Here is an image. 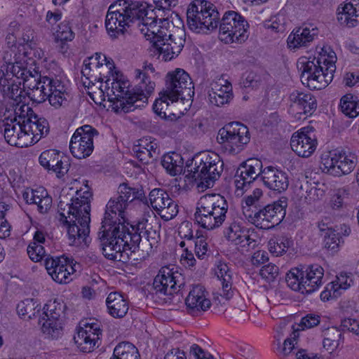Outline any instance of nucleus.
I'll return each instance as SVG.
<instances>
[{"mask_svg": "<svg viewBox=\"0 0 359 359\" xmlns=\"http://www.w3.org/2000/svg\"><path fill=\"white\" fill-rule=\"evenodd\" d=\"M317 139L312 127H304L294 133L290 140L292 149L303 158L309 157L316 149Z\"/></svg>", "mask_w": 359, "mask_h": 359, "instance_id": "5701e85b", "label": "nucleus"}, {"mask_svg": "<svg viewBox=\"0 0 359 359\" xmlns=\"http://www.w3.org/2000/svg\"><path fill=\"white\" fill-rule=\"evenodd\" d=\"M292 245L293 241L290 238L282 236L278 238L276 241L271 240L269 241V250L278 257L285 252Z\"/></svg>", "mask_w": 359, "mask_h": 359, "instance_id": "3c124183", "label": "nucleus"}, {"mask_svg": "<svg viewBox=\"0 0 359 359\" xmlns=\"http://www.w3.org/2000/svg\"><path fill=\"white\" fill-rule=\"evenodd\" d=\"M141 194L126 184H121L118 194L111 198L106 205L98 238L104 257L111 260L125 259L126 250H139L140 235L127 234L130 224L125 218V210L130 203L139 198Z\"/></svg>", "mask_w": 359, "mask_h": 359, "instance_id": "f257e3e1", "label": "nucleus"}, {"mask_svg": "<svg viewBox=\"0 0 359 359\" xmlns=\"http://www.w3.org/2000/svg\"><path fill=\"white\" fill-rule=\"evenodd\" d=\"M216 274L222 282V292L220 295L226 299H230L234 294L232 289V273L228 265L219 262L217 266Z\"/></svg>", "mask_w": 359, "mask_h": 359, "instance_id": "e433bc0d", "label": "nucleus"}, {"mask_svg": "<svg viewBox=\"0 0 359 359\" xmlns=\"http://www.w3.org/2000/svg\"><path fill=\"white\" fill-rule=\"evenodd\" d=\"M91 194L89 191L83 192L81 198L72 199L71 203L64 204L60 202L58 219L67 226L69 240L74 245L87 243L90 233V206L89 198Z\"/></svg>", "mask_w": 359, "mask_h": 359, "instance_id": "7ed1b4c3", "label": "nucleus"}, {"mask_svg": "<svg viewBox=\"0 0 359 359\" xmlns=\"http://www.w3.org/2000/svg\"><path fill=\"white\" fill-rule=\"evenodd\" d=\"M341 325L344 329L359 335V321L352 318H346L341 321Z\"/></svg>", "mask_w": 359, "mask_h": 359, "instance_id": "338daca9", "label": "nucleus"}, {"mask_svg": "<svg viewBox=\"0 0 359 359\" xmlns=\"http://www.w3.org/2000/svg\"><path fill=\"white\" fill-rule=\"evenodd\" d=\"M318 31L316 26L309 25L302 27H298L287 37V45L290 48H299L308 46L318 36Z\"/></svg>", "mask_w": 359, "mask_h": 359, "instance_id": "7c9ffc66", "label": "nucleus"}, {"mask_svg": "<svg viewBox=\"0 0 359 359\" xmlns=\"http://www.w3.org/2000/svg\"><path fill=\"white\" fill-rule=\"evenodd\" d=\"M34 81V85L29 86L27 92L33 102L41 104L48 100L50 104L56 109L66 104L69 97L67 87L60 79L40 75Z\"/></svg>", "mask_w": 359, "mask_h": 359, "instance_id": "39448f33", "label": "nucleus"}, {"mask_svg": "<svg viewBox=\"0 0 359 359\" xmlns=\"http://www.w3.org/2000/svg\"><path fill=\"white\" fill-rule=\"evenodd\" d=\"M212 202L215 205L214 208V219L215 221V229L222 225L226 218L228 212V203L224 196L219 194H212Z\"/></svg>", "mask_w": 359, "mask_h": 359, "instance_id": "37998d69", "label": "nucleus"}, {"mask_svg": "<svg viewBox=\"0 0 359 359\" xmlns=\"http://www.w3.org/2000/svg\"><path fill=\"white\" fill-rule=\"evenodd\" d=\"M250 140L248 127L240 122L226 124L219 129L217 136V142L231 154L241 152Z\"/></svg>", "mask_w": 359, "mask_h": 359, "instance_id": "f8f14e48", "label": "nucleus"}, {"mask_svg": "<svg viewBox=\"0 0 359 359\" xmlns=\"http://www.w3.org/2000/svg\"><path fill=\"white\" fill-rule=\"evenodd\" d=\"M262 199L263 191L259 188L255 189L250 194L245 196L243 198V212L248 221L253 216L252 215L255 214L256 211L264 205Z\"/></svg>", "mask_w": 359, "mask_h": 359, "instance_id": "f704fd0d", "label": "nucleus"}, {"mask_svg": "<svg viewBox=\"0 0 359 359\" xmlns=\"http://www.w3.org/2000/svg\"><path fill=\"white\" fill-rule=\"evenodd\" d=\"M151 207L156 212L160 208H162L163 203L168 202L169 194L161 189H154L151 190L149 195Z\"/></svg>", "mask_w": 359, "mask_h": 359, "instance_id": "5fc2aeb1", "label": "nucleus"}, {"mask_svg": "<svg viewBox=\"0 0 359 359\" xmlns=\"http://www.w3.org/2000/svg\"><path fill=\"white\" fill-rule=\"evenodd\" d=\"M109 314L114 318H123L128 313L129 306L126 299L118 292H111L106 299Z\"/></svg>", "mask_w": 359, "mask_h": 359, "instance_id": "c9c22d12", "label": "nucleus"}, {"mask_svg": "<svg viewBox=\"0 0 359 359\" xmlns=\"http://www.w3.org/2000/svg\"><path fill=\"white\" fill-rule=\"evenodd\" d=\"M184 43L185 32L175 27V29L170 30L165 41L159 40L156 42V48L165 61H169L180 53Z\"/></svg>", "mask_w": 359, "mask_h": 359, "instance_id": "4be33fe9", "label": "nucleus"}, {"mask_svg": "<svg viewBox=\"0 0 359 359\" xmlns=\"http://www.w3.org/2000/svg\"><path fill=\"white\" fill-rule=\"evenodd\" d=\"M55 39L60 51L62 53H66L69 48L67 43L74 39V33L68 21L65 20L58 25L55 33Z\"/></svg>", "mask_w": 359, "mask_h": 359, "instance_id": "58836bf2", "label": "nucleus"}, {"mask_svg": "<svg viewBox=\"0 0 359 359\" xmlns=\"http://www.w3.org/2000/svg\"><path fill=\"white\" fill-rule=\"evenodd\" d=\"M168 100H170L169 97L165 95L164 90L161 93V97L156 100L155 102L153 104V110L156 114H157L161 118L167 119L168 116V109L169 107V102Z\"/></svg>", "mask_w": 359, "mask_h": 359, "instance_id": "4d7b16f0", "label": "nucleus"}, {"mask_svg": "<svg viewBox=\"0 0 359 359\" xmlns=\"http://www.w3.org/2000/svg\"><path fill=\"white\" fill-rule=\"evenodd\" d=\"M45 266L52 278L60 284L69 283L72 280L71 275L81 271L79 263L65 255L46 257Z\"/></svg>", "mask_w": 359, "mask_h": 359, "instance_id": "2eb2a0df", "label": "nucleus"}, {"mask_svg": "<svg viewBox=\"0 0 359 359\" xmlns=\"http://www.w3.org/2000/svg\"><path fill=\"white\" fill-rule=\"evenodd\" d=\"M101 335V330L98 323L85 325V327H79L76 335L74 337L75 344L83 352H91Z\"/></svg>", "mask_w": 359, "mask_h": 359, "instance_id": "cd10ccee", "label": "nucleus"}, {"mask_svg": "<svg viewBox=\"0 0 359 359\" xmlns=\"http://www.w3.org/2000/svg\"><path fill=\"white\" fill-rule=\"evenodd\" d=\"M183 164L184 161L182 156L177 153L165 154L161 159L162 166L172 176L182 172L183 170Z\"/></svg>", "mask_w": 359, "mask_h": 359, "instance_id": "79ce46f5", "label": "nucleus"}, {"mask_svg": "<svg viewBox=\"0 0 359 359\" xmlns=\"http://www.w3.org/2000/svg\"><path fill=\"white\" fill-rule=\"evenodd\" d=\"M97 135V130L90 125L78 128L69 142L72 154L79 159L89 156L94 149L93 137Z\"/></svg>", "mask_w": 359, "mask_h": 359, "instance_id": "f3484780", "label": "nucleus"}, {"mask_svg": "<svg viewBox=\"0 0 359 359\" xmlns=\"http://www.w3.org/2000/svg\"><path fill=\"white\" fill-rule=\"evenodd\" d=\"M36 121V129H34V132L36 133L35 135V139H37L39 142L41 137L46 136L49 133V124L45 118L39 117V116Z\"/></svg>", "mask_w": 359, "mask_h": 359, "instance_id": "e2e57ef3", "label": "nucleus"}, {"mask_svg": "<svg viewBox=\"0 0 359 359\" xmlns=\"http://www.w3.org/2000/svg\"><path fill=\"white\" fill-rule=\"evenodd\" d=\"M41 307L32 299H26L17 306L18 314L22 318L32 319L40 312Z\"/></svg>", "mask_w": 359, "mask_h": 359, "instance_id": "8fccbe9b", "label": "nucleus"}, {"mask_svg": "<svg viewBox=\"0 0 359 359\" xmlns=\"http://www.w3.org/2000/svg\"><path fill=\"white\" fill-rule=\"evenodd\" d=\"M248 22L241 14L233 11H226L219 25V36L226 43H241L248 37Z\"/></svg>", "mask_w": 359, "mask_h": 359, "instance_id": "9b49d317", "label": "nucleus"}, {"mask_svg": "<svg viewBox=\"0 0 359 359\" xmlns=\"http://www.w3.org/2000/svg\"><path fill=\"white\" fill-rule=\"evenodd\" d=\"M138 18L139 29L147 40L151 41L156 48V42L159 40L165 41L170 30L175 29V26L165 18L160 19L161 25L157 26L158 16L152 6L142 2Z\"/></svg>", "mask_w": 359, "mask_h": 359, "instance_id": "9d476101", "label": "nucleus"}, {"mask_svg": "<svg viewBox=\"0 0 359 359\" xmlns=\"http://www.w3.org/2000/svg\"><path fill=\"white\" fill-rule=\"evenodd\" d=\"M233 98L231 83L221 76L214 79L210 84L208 99L210 102L217 107L228 104Z\"/></svg>", "mask_w": 359, "mask_h": 359, "instance_id": "b1692460", "label": "nucleus"}, {"mask_svg": "<svg viewBox=\"0 0 359 359\" xmlns=\"http://www.w3.org/2000/svg\"><path fill=\"white\" fill-rule=\"evenodd\" d=\"M11 107L13 108L15 116L11 120L21 124H25L28 121H31V118L36 114L29 104L22 101L13 102Z\"/></svg>", "mask_w": 359, "mask_h": 359, "instance_id": "de8ad7c7", "label": "nucleus"}, {"mask_svg": "<svg viewBox=\"0 0 359 359\" xmlns=\"http://www.w3.org/2000/svg\"><path fill=\"white\" fill-rule=\"evenodd\" d=\"M111 359H140V355L137 348L133 344L124 341L115 347L113 358Z\"/></svg>", "mask_w": 359, "mask_h": 359, "instance_id": "c03bdc74", "label": "nucleus"}, {"mask_svg": "<svg viewBox=\"0 0 359 359\" xmlns=\"http://www.w3.org/2000/svg\"><path fill=\"white\" fill-rule=\"evenodd\" d=\"M142 2L117 0L110 5L106 15L105 27L111 36L116 38L124 33L126 27L138 20Z\"/></svg>", "mask_w": 359, "mask_h": 359, "instance_id": "20e7f679", "label": "nucleus"}, {"mask_svg": "<svg viewBox=\"0 0 359 359\" xmlns=\"http://www.w3.org/2000/svg\"><path fill=\"white\" fill-rule=\"evenodd\" d=\"M6 74L3 73V77L10 78V76L21 79L23 82L28 81L29 78L34 79V76L20 62L9 61L7 62Z\"/></svg>", "mask_w": 359, "mask_h": 359, "instance_id": "a19ab883", "label": "nucleus"}, {"mask_svg": "<svg viewBox=\"0 0 359 359\" xmlns=\"http://www.w3.org/2000/svg\"><path fill=\"white\" fill-rule=\"evenodd\" d=\"M287 207V198L281 197L272 203L264 204L252 215L248 222L259 229H272L283 220Z\"/></svg>", "mask_w": 359, "mask_h": 359, "instance_id": "ddd939ff", "label": "nucleus"}, {"mask_svg": "<svg viewBox=\"0 0 359 359\" xmlns=\"http://www.w3.org/2000/svg\"><path fill=\"white\" fill-rule=\"evenodd\" d=\"M194 167L188 170L186 177L198 186L210 188L223 171V162L216 153H203L194 159Z\"/></svg>", "mask_w": 359, "mask_h": 359, "instance_id": "0eeeda50", "label": "nucleus"}, {"mask_svg": "<svg viewBox=\"0 0 359 359\" xmlns=\"http://www.w3.org/2000/svg\"><path fill=\"white\" fill-rule=\"evenodd\" d=\"M185 304L189 313L193 316L200 315L211 306L210 300L206 297L204 287L199 285L194 286L189 291Z\"/></svg>", "mask_w": 359, "mask_h": 359, "instance_id": "c756f323", "label": "nucleus"}, {"mask_svg": "<svg viewBox=\"0 0 359 359\" xmlns=\"http://www.w3.org/2000/svg\"><path fill=\"white\" fill-rule=\"evenodd\" d=\"M27 254L32 261L38 262L46 256V251L41 245L32 242L27 247Z\"/></svg>", "mask_w": 359, "mask_h": 359, "instance_id": "bf43d9fd", "label": "nucleus"}, {"mask_svg": "<svg viewBox=\"0 0 359 359\" xmlns=\"http://www.w3.org/2000/svg\"><path fill=\"white\" fill-rule=\"evenodd\" d=\"M323 268L318 264L299 265L286 275V283L292 290L302 294L316 291L322 284Z\"/></svg>", "mask_w": 359, "mask_h": 359, "instance_id": "6e6552de", "label": "nucleus"}, {"mask_svg": "<svg viewBox=\"0 0 359 359\" xmlns=\"http://www.w3.org/2000/svg\"><path fill=\"white\" fill-rule=\"evenodd\" d=\"M212 195L205 194L201 196L197 203L194 219L202 228L208 230L215 229L214 219V208L215 205L212 202Z\"/></svg>", "mask_w": 359, "mask_h": 359, "instance_id": "a878e982", "label": "nucleus"}, {"mask_svg": "<svg viewBox=\"0 0 359 359\" xmlns=\"http://www.w3.org/2000/svg\"><path fill=\"white\" fill-rule=\"evenodd\" d=\"M183 285L182 274L168 266L162 267L153 282L156 294L164 296H172L177 293Z\"/></svg>", "mask_w": 359, "mask_h": 359, "instance_id": "6ab92c4d", "label": "nucleus"}, {"mask_svg": "<svg viewBox=\"0 0 359 359\" xmlns=\"http://www.w3.org/2000/svg\"><path fill=\"white\" fill-rule=\"evenodd\" d=\"M353 281L351 277L346 273H341L337 276L334 281L331 283V290L333 292V296L337 297L341 294V290H346L353 284Z\"/></svg>", "mask_w": 359, "mask_h": 359, "instance_id": "603ef678", "label": "nucleus"}, {"mask_svg": "<svg viewBox=\"0 0 359 359\" xmlns=\"http://www.w3.org/2000/svg\"><path fill=\"white\" fill-rule=\"evenodd\" d=\"M336 232L335 229L330 230L328 233L324 234V245L325 248L336 251L341 244L344 243L342 237L339 236V234H337Z\"/></svg>", "mask_w": 359, "mask_h": 359, "instance_id": "13d9d810", "label": "nucleus"}, {"mask_svg": "<svg viewBox=\"0 0 359 359\" xmlns=\"http://www.w3.org/2000/svg\"><path fill=\"white\" fill-rule=\"evenodd\" d=\"M301 81L312 90L325 88L332 81L336 70L334 62L325 56L302 62Z\"/></svg>", "mask_w": 359, "mask_h": 359, "instance_id": "423d86ee", "label": "nucleus"}, {"mask_svg": "<svg viewBox=\"0 0 359 359\" xmlns=\"http://www.w3.org/2000/svg\"><path fill=\"white\" fill-rule=\"evenodd\" d=\"M341 111L350 118L356 117L359 114V100L357 97L346 94L341 99Z\"/></svg>", "mask_w": 359, "mask_h": 359, "instance_id": "09e8293b", "label": "nucleus"}, {"mask_svg": "<svg viewBox=\"0 0 359 359\" xmlns=\"http://www.w3.org/2000/svg\"><path fill=\"white\" fill-rule=\"evenodd\" d=\"M136 79H140L136 89L130 90L129 81L118 75L116 71L107 74L111 83L110 93L107 92L108 100L113 103V109L116 113H128L136 109L144 107L147 101L148 96L153 92L155 83L151 82L146 72L140 69L136 71Z\"/></svg>", "mask_w": 359, "mask_h": 359, "instance_id": "f03ea898", "label": "nucleus"}, {"mask_svg": "<svg viewBox=\"0 0 359 359\" xmlns=\"http://www.w3.org/2000/svg\"><path fill=\"white\" fill-rule=\"evenodd\" d=\"M316 107V100L310 93L294 90L289 95V113L298 120L306 119Z\"/></svg>", "mask_w": 359, "mask_h": 359, "instance_id": "412c9836", "label": "nucleus"}, {"mask_svg": "<svg viewBox=\"0 0 359 359\" xmlns=\"http://www.w3.org/2000/svg\"><path fill=\"white\" fill-rule=\"evenodd\" d=\"M337 153H330L329 155L322 158L320 168L331 175L339 176Z\"/></svg>", "mask_w": 359, "mask_h": 359, "instance_id": "6e6d98bb", "label": "nucleus"}, {"mask_svg": "<svg viewBox=\"0 0 359 359\" xmlns=\"http://www.w3.org/2000/svg\"><path fill=\"white\" fill-rule=\"evenodd\" d=\"M355 2L356 0H347L341 7H339L337 20L341 26L353 27L358 25L359 10Z\"/></svg>", "mask_w": 359, "mask_h": 359, "instance_id": "473e14b6", "label": "nucleus"}, {"mask_svg": "<svg viewBox=\"0 0 359 359\" xmlns=\"http://www.w3.org/2000/svg\"><path fill=\"white\" fill-rule=\"evenodd\" d=\"M39 160L41 165L52 170L59 178L67 173L70 166L68 158L55 149L43 151Z\"/></svg>", "mask_w": 359, "mask_h": 359, "instance_id": "393cba45", "label": "nucleus"}, {"mask_svg": "<svg viewBox=\"0 0 359 359\" xmlns=\"http://www.w3.org/2000/svg\"><path fill=\"white\" fill-rule=\"evenodd\" d=\"M338 168L339 176L341 175H347L353 170L357 164V156L355 154L348 151L344 154L338 153Z\"/></svg>", "mask_w": 359, "mask_h": 359, "instance_id": "a18cd8bd", "label": "nucleus"}, {"mask_svg": "<svg viewBox=\"0 0 359 359\" xmlns=\"http://www.w3.org/2000/svg\"><path fill=\"white\" fill-rule=\"evenodd\" d=\"M278 271L279 269L276 265L273 264H268L261 268L259 275L266 281L271 282L274 280L278 276Z\"/></svg>", "mask_w": 359, "mask_h": 359, "instance_id": "052dcab7", "label": "nucleus"}, {"mask_svg": "<svg viewBox=\"0 0 359 359\" xmlns=\"http://www.w3.org/2000/svg\"><path fill=\"white\" fill-rule=\"evenodd\" d=\"M157 213L164 221H169L177 216L179 208L177 203L169 196L168 202L163 203Z\"/></svg>", "mask_w": 359, "mask_h": 359, "instance_id": "864d4df0", "label": "nucleus"}, {"mask_svg": "<svg viewBox=\"0 0 359 359\" xmlns=\"http://www.w3.org/2000/svg\"><path fill=\"white\" fill-rule=\"evenodd\" d=\"M261 181L266 188L278 193L285 191L289 186L287 174L273 166L264 168Z\"/></svg>", "mask_w": 359, "mask_h": 359, "instance_id": "c85d7f7f", "label": "nucleus"}, {"mask_svg": "<svg viewBox=\"0 0 359 359\" xmlns=\"http://www.w3.org/2000/svg\"><path fill=\"white\" fill-rule=\"evenodd\" d=\"M194 242L196 256L199 259H203L207 254L208 248L206 238L203 235L197 236Z\"/></svg>", "mask_w": 359, "mask_h": 359, "instance_id": "680f3d73", "label": "nucleus"}, {"mask_svg": "<svg viewBox=\"0 0 359 359\" xmlns=\"http://www.w3.org/2000/svg\"><path fill=\"white\" fill-rule=\"evenodd\" d=\"M178 233L182 238H185L188 241H192V239H194L191 224L189 222L182 223L179 227Z\"/></svg>", "mask_w": 359, "mask_h": 359, "instance_id": "774afa93", "label": "nucleus"}, {"mask_svg": "<svg viewBox=\"0 0 359 359\" xmlns=\"http://www.w3.org/2000/svg\"><path fill=\"white\" fill-rule=\"evenodd\" d=\"M320 323V316L316 314H308L301 320L299 326L304 329L312 328Z\"/></svg>", "mask_w": 359, "mask_h": 359, "instance_id": "0e129e2a", "label": "nucleus"}, {"mask_svg": "<svg viewBox=\"0 0 359 359\" xmlns=\"http://www.w3.org/2000/svg\"><path fill=\"white\" fill-rule=\"evenodd\" d=\"M194 83L189 75L182 69H177L174 72L168 73L166 76L165 95L171 102L189 100L194 95Z\"/></svg>", "mask_w": 359, "mask_h": 359, "instance_id": "4468645a", "label": "nucleus"}, {"mask_svg": "<svg viewBox=\"0 0 359 359\" xmlns=\"http://www.w3.org/2000/svg\"><path fill=\"white\" fill-rule=\"evenodd\" d=\"M264 168L262 162L257 158H249L237 168L234 176V184L238 194H242L250 184L260 177Z\"/></svg>", "mask_w": 359, "mask_h": 359, "instance_id": "aec40b11", "label": "nucleus"}, {"mask_svg": "<svg viewBox=\"0 0 359 359\" xmlns=\"http://www.w3.org/2000/svg\"><path fill=\"white\" fill-rule=\"evenodd\" d=\"M65 305L57 301L50 302L43 307V316L39 318L41 330L52 339L58 338L62 334L60 318L64 313Z\"/></svg>", "mask_w": 359, "mask_h": 359, "instance_id": "a211bd4d", "label": "nucleus"}, {"mask_svg": "<svg viewBox=\"0 0 359 359\" xmlns=\"http://www.w3.org/2000/svg\"><path fill=\"white\" fill-rule=\"evenodd\" d=\"M23 198L27 203L37 205L41 213H46L52 205V198L43 188L32 189L23 193Z\"/></svg>", "mask_w": 359, "mask_h": 359, "instance_id": "72a5a7b5", "label": "nucleus"}, {"mask_svg": "<svg viewBox=\"0 0 359 359\" xmlns=\"http://www.w3.org/2000/svg\"><path fill=\"white\" fill-rule=\"evenodd\" d=\"M342 339V334L337 327L327 329L323 334V346L330 353L334 351Z\"/></svg>", "mask_w": 359, "mask_h": 359, "instance_id": "49530a36", "label": "nucleus"}, {"mask_svg": "<svg viewBox=\"0 0 359 359\" xmlns=\"http://www.w3.org/2000/svg\"><path fill=\"white\" fill-rule=\"evenodd\" d=\"M134 151L136 153V156L140 161L144 163H149L154 161L152 157H149L148 149H146V147L142 144L137 148H135Z\"/></svg>", "mask_w": 359, "mask_h": 359, "instance_id": "69168bd1", "label": "nucleus"}, {"mask_svg": "<svg viewBox=\"0 0 359 359\" xmlns=\"http://www.w3.org/2000/svg\"><path fill=\"white\" fill-rule=\"evenodd\" d=\"M21 81L16 83L12 78L0 77V92L2 93V98L0 102V107L3 105L5 97L9 98L11 101L10 105H13V102H19L22 101L24 90L20 87Z\"/></svg>", "mask_w": 359, "mask_h": 359, "instance_id": "2f4dec72", "label": "nucleus"}, {"mask_svg": "<svg viewBox=\"0 0 359 359\" xmlns=\"http://www.w3.org/2000/svg\"><path fill=\"white\" fill-rule=\"evenodd\" d=\"M160 226L157 224L154 226L152 223L149 222L148 220L139 222L136 226L130 224L128 228V231L126 233L127 234H132L133 232H135L140 235V241L142 236L145 237L147 240L146 243H142V247L139 245V250H136L135 252H131L130 250V255H132L133 253L142 251V253L140 255V256H141L140 259H144L148 257L151 252L152 249L157 247L160 240V234L158 230ZM124 256L125 259L121 261L126 262V259L129 258L128 250H126Z\"/></svg>", "mask_w": 359, "mask_h": 359, "instance_id": "dca6fc26", "label": "nucleus"}, {"mask_svg": "<svg viewBox=\"0 0 359 359\" xmlns=\"http://www.w3.org/2000/svg\"><path fill=\"white\" fill-rule=\"evenodd\" d=\"M6 141L12 146L27 147L32 145L30 135L26 133L25 124L11 120L3 124Z\"/></svg>", "mask_w": 359, "mask_h": 359, "instance_id": "bb28decb", "label": "nucleus"}, {"mask_svg": "<svg viewBox=\"0 0 359 359\" xmlns=\"http://www.w3.org/2000/svg\"><path fill=\"white\" fill-rule=\"evenodd\" d=\"M236 245L246 248L247 250H253L258 245L257 234L250 230L243 229L241 227L230 241Z\"/></svg>", "mask_w": 359, "mask_h": 359, "instance_id": "4c0bfd02", "label": "nucleus"}, {"mask_svg": "<svg viewBox=\"0 0 359 359\" xmlns=\"http://www.w3.org/2000/svg\"><path fill=\"white\" fill-rule=\"evenodd\" d=\"M219 13L216 6L205 0H194L187 11V25L191 30L200 32L217 27Z\"/></svg>", "mask_w": 359, "mask_h": 359, "instance_id": "1a4fd4ad", "label": "nucleus"}, {"mask_svg": "<svg viewBox=\"0 0 359 359\" xmlns=\"http://www.w3.org/2000/svg\"><path fill=\"white\" fill-rule=\"evenodd\" d=\"M90 58V65H93V67L102 68V72H100V76L99 77V80L101 82L104 81L106 83V88L108 87V90H109L110 77L108 74L105 75L104 71H107V74L111 72L115 69L114 65L110 60H108L105 55L101 53H95V55L89 57Z\"/></svg>", "mask_w": 359, "mask_h": 359, "instance_id": "ea45409f", "label": "nucleus"}]
</instances>
